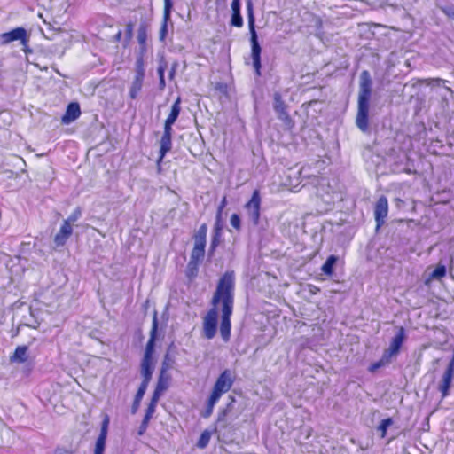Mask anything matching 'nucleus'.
Here are the masks:
<instances>
[{"instance_id": "f257e3e1", "label": "nucleus", "mask_w": 454, "mask_h": 454, "mask_svg": "<svg viewBox=\"0 0 454 454\" xmlns=\"http://www.w3.org/2000/svg\"><path fill=\"white\" fill-rule=\"evenodd\" d=\"M235 276L233 271H226L219 278L211 299V308L202 320L203 336L212 340L217 332L218 316L221 313L220 334L223 341L231 338V317L234 309Z\"/></svg>"}, {"instance_id": "f03ea898", "label": "nucleus", "mask_w": 454, "mask_h": 454, "mask_svg": "<svg viewBox=\"0 0 454 454\" xmlns=\"http://www.w3.org/2000/svg\"><path fill=\"white\" fill-rule=\"evenodd\" d=\"M372 81L369 72L364 70L361 74L360 90L358 96V111L356 125L362 131H367L369 127V101L371 97Z\"/></svg>"}, {"instance_id": "7ed1b4c3", "label": "nucleus", "mask_w": 454, "mask_h": 454, "mask_svg": "<svg viewBox=\"0 0 454 454\" xmlns=\"http://www.w3.org/2000/svg\"><path fill=\"white\" fill-rule=\"evenodd\" d=\"M234 381L235 375L231 370L225 369L220 373L207 401L206 408L201 412L203 418L207 419L212 415L215 405L220 400L221 396L231 388Z\"/></svg>"}, {"instance_id": "20e7f679", "label": "nucleus", "mask_w": 454, "mask_h": 454, "mask_svg": "<svg viewBox=\"0 0 454 454\" xmlns=\"http://www.w3.org/2000/svg\"><path fill=\"white\" fill-rule=\"evenodd\" d=\"M181 98L178 97L171 106L170 113L164 121L163 134L160 141L159 157L157 160V166L160 168L161 162L166 154L170 152L172 148V126L176 121L181 112Z\"/></svg>"}, {"instance_id": "39448f33", "label": "nucleus", "mask_w": 454, "mask_h": 454, "mask_svg": "<svg viewBox=\"0 0 454 454\" xmlns=\"http://www.w3.org/2000/svg\"><path fill=\"white\" fill-rule=\"evenodd\" d=\"M248 12V26L250 31V43H251V58L253 60V67L257 76H261L262 62L261 53L262 48L258 41L257 34L254 28V17L253 12V6L251 1L247 3Z\"/></svg>"}, {"instance_id": "423d86ee", "label": "nucleus", "mask_w": 454, "mask_h": 454, "mask_svg": "<svg viewBox=\"0 0 454 454\" xmlns=\"http://www.w3.org/2000/svg\"><path fill=\"white\" fill-rule=\"evenodd\" d=\"M227 204H228L227 197L224 195L222 198V200L217 207V210H216L215 223L214 225V233H213L211 244H210V253L211 254L214 253L215 248L220 244L222 231H223V210L226 207Z\"/></svg>"}, {"instance_id": "0eeeda50", "label": "nucleus", "mask_w": 454, "mask_h": 454, "mask_svg": "<svg viewBox=\"0 0 454 454\" xmlns=\"http://www.w3.org/2000/svg\"><path fill=\"white\" fill-rule=\"evenodd\" d=\"M261 194L260 191L258 189H255L250 200L246 202L244 207L247 213V215L253 224L254 226H257L260 223V217H261Z\"/></svg>"}, {"instance_id": "6e6552de", "label": "nucleus", "mask_w": 454, "mask_h": 454, "mask_svg": "<svg viewBox=\"0 0 454 454\" xmlns=\"http://www.w3.org/2000/svg\"><path fill=\"white\" fill-rule=\"evenodd\" d=\"M273 108L278 114V119L281 120L289 129H291L294 127V122L288 114L287 105L282 98L279 92H275L273 95Z\"/></svg>"}, {"instance_id": "1a4fd4ad", "label": "nucleus", "mask_w": 454, "mask_h": 454, "mask_svg": "<svg viewBox=\"0 0 454 454\" xmlns=\"http://www.w3.org/2000/svg\"><path fill=\"white\" fill-rule=\"evenodd\" d=\"M145 79V60H136V75L131 83L129 96L131 99H136L140 93Z\"/></svg>"}, {"instance_id": "9d476101", "label": "nucleus", "mask_w": 454, "mask_h": 454, "mask_svg": "<svg viewBox=\"0 0 454 454\" xmlns=\"http://www.w3.org/2000/svg\"><path fill=\"white\" fill-rule=\"evenodd\" d=\"M406 339L405 329L400 326L396 334L392 338L389 347L384 351V357L390 359L399 354L402 346Z\"/></svg>"}, {"instance_id": "9b49d317", "label": "nucleus", "mask_w": 454, "mask_h": 454, "mask_svg": "<svg viewBox=\"0 0 454 454\" xmlns=\"http://www.w3.org/2000/svg\"><path fill=\"white\" fill-rule=\"evenodd\" d=\"M18 40H20L23 44L27 43V35L24 27H19L13 28L11 31L3 33L0 35V43L2 45H5Z\"/></svg>"}, {"instance_id": "f8f14e48", "label": "nucleus", "mask_w": 454, "mask_h": 454, "mask_svg": "<svg viewBox=\"0 0 454 454\" xmlns=\"http://www.w3.org/2000/svg\"><path fill=\"white\" fill-rule=\"evenodd\" d=\"M388 214V201L385 196H380L374 207V217L376 221V229H380L384 223Z\"/></svg>"}, {"instance_id": "ddd939ff", "label": "nucleus", "mask_w": 454, "mask_h": 454, "mask_svg": "<svg viewBox=\"0 0 454 454\" xmlns=\"http://www.w3.org/2000/svg\"><path fill=\"white\" fill-rule=\"evenodd\" d=\"M158 325V313L157 311H154L153 316L152 328L150 331V338L146 343L143 358L153 360V353L154 350V343L156 340Z\"/></svg>"}, {"instance_id": "4468645a", "label": "nucleus", "mask_w": 454, "mask_h": 454, "mask_svg": "<svg viewBox=\"0 0 454 454\" xmlns=\"http://www.w3.org/2000/svg\"><path fill=\"white\" fill-rule=\"evenodd\" d=\"M147 33L148 24L144 21L141 22L137 30V43L139 44V53L137 59L145 60V56L147 52Z\"/></svg>"}, {"instance_id": "2eb2a0df", "label": "nucleus", "mask_w": 454, "mask_h": 454, "mask_svg": "<svg viewBox=\"0 0 454 454\" xmlns=\"http://www.w3.org/2000/svg\"><path fill=\"white\" fill-rule=\"evenodd\" d=\"M108 426H109V417L107 415L105 416L102 423L99 435L97 438L96 445L94 449V454H103L106 448V442L108 433Z\"/></svg>"}, {"instance_id": "dca6fc26", "label": "nucleus", "mask_w": 454, "mask_h": 454, "mask_svg": "<svg viewBox=\"0 0 454 454\" xmlns=\"http://www.w3.org/2000/svg\"><path fill=\"white\" fill-rule=\"evenodd\" d=\"M81 115L80 105L77 102H71L67 105L65 114L61 117L63 124H69L78 119Z\"/></svg>"}, {"instance_id": "f3484780", "label": "nucleus", "mask_w": 454, "mask_h": 454, "mask_svg": "<svg viewBox=\"0 0 454 454\" xmlns=\"http://www.w3.org/2000/svg\"><path fill=\"white\" fill-rule=\"evenodd\" d=\"M73 233V227L67 222H63L59 232L54 237V243L57 247H63Z\"/></svg>"}, {"instance_id": "a211bd4d", "label": "nucleus", "mask_w": 454, "mask_h": 454, "mask_svg": "<svg viewBox=\"0 0 454 454\" xmlns=\"http://www.w3.org/2000/svg\"><path fill=\"white\" fill-rule=\"evenodd\" d=\"M153 360L143 358L141 361V374L143 380L141 383L148 385L153 375Z\"/></svg>"}, {"instance_id": "6ab92c4d", "label": "nucleus", "mask_w": 454, "mask_h": 454, "mask_svg": "<svg viewBox=\"0 0 454 454\" xmlns=\"http://www.w3.org/2000/svg\"><path fill=\"white\" fill-rule=\"evenodd\" d=\"M168 366L166 364L163 367H161L160 373L157 381V385L155 387V389L164 392L168 387V381H169V376L167 374L168 372Z\"/></svg>"}, {"instance_id": "aec40b11", "label": "nucleus", "mask_w": 454, "mask_h": 454, "mask_svg": "<svg viewBox=\"0 0 454 454\" xmlns=\"http://www.w3.org/2000/svg\"><path fill=\"white\" fill-rule=\"evenodd\" d=\"M147 387H148V385H146V384H144V383L140 384V386L136 393V395L134 397L133 403L131 406V413L132 414L137 413V411H138L141 400L143 399V396L146 391Z\"/></svg>"}, {"instance_id": "412c9836", "label": "nucleus", "mask_w": 454, "mask_h": 454, "mask_svg": "<svg viewBox=\"0 0 454 454\" xmlns=\"http://www.w3.org/2000/svg\"><path fill=\"white\" fill-rule=\"evenodd\" d=\"M173 8V0H164V23L160 29V39L163 40L166 35L167 20L170 17V13Z\"/></svg>"}, {"instance_id": "4be33fe9", "label": "nucleus", "mask_w": 454, "mask_h": 454, "mask_svg": "<svg viewBox=\"0 0 454 454\" xmlns=\"http://www.w3.org/2000/svg\"><path fill=\"white\" fill-rule=\"evenodd\" d=\"M206 245L194 243L190 261L201 262L205 256Z\"/></svg>"}, {"instance_id": "5701e85b", "label": "nucleus", "mask_w": 454, "mask_h": 454, "mask_svg": "<svg viewBox=\"0 0 454 454\" xmlns=\"http://www.w3.org/2000/svg\"><path fill=\"white\" fill-rule=\"evenodd\" d=\"M200 264V262L189 261L185 270V276L190 282H192L197 278Z\"/></svg>"}, {"instance_id": "b1692460", "label": "nucleus", "mask_w": 454, "mask_h": 454, "mask_svg": "<svg viewBox=\"0 0 454 454\" xmlns=\"http://www.w3.org/2000/svg\"><path fill=\"white\" fill-rule=\"evenodd\" d=\"M27 346H18L10 359L12 362L24 363L27 360Z\"/></svg>"}, {"instance_id": "393cba45", "label": "nucleus", "mask_w": 454, "mask_h": 454, "mask_svg": "<svg viewBox=\"0 0 454 454\" xmlns=\"http://www.w3.org/2000/svg\"><path fill=\"white\" fill-rule=\"evenodd\" d=\"M207 226L202 223L193 235L194 243L206 245L207 243Z\"/></svg>"}, {"instance_id": "a878e982", "label": "nucleus", "mask_w": 454, "mask_h": 454, "mask_svg": "<svg viewBox=\"0 0 454 454\" xmlns=\"http://www.w3.org/2000/svg\"><path fill=\"white\" fill-rule=\"evenodd\" d=\"M337 260L338 258L335 255H330L322 265V271L327 276H332L333 273V265L336 263Z\"/></svg>"}, {"instance_id": "bb28decb", "label": "nucleus", "mask_w": 454, "mask_h": 454, "mask_svg": "<svg viewBox=\"0 0 454 454\" xmlns=\"http://www.w3.org/2000/svg\"><path fill=\"white\" fill-rule=\"evenodd\" d=\"M446 275V267L442 264H439L436 268L431 272L427 283L431 281L432 279H441Z\"/></svg>"}, {"instance_id": "cd10ccee", "label": "nucleus", "mask_w": 454, "mask_h": 454, "mask_svg": "<svg viewBox=\"0 0 454 454\" xmlns=\"http://www.w3.org/2000/svg\"><path fill=\"white\" fill-rule=\"evenodd\" d=\"M210 438H211V433L207 430L203 431L198 440L197 446L200 449L206 448L210 441Z\"/></svg>"}, {"instance_id": "c85d7f7f", "label": "nucleus", "mask_w": 454, "mask_h": 454, "mask_svg": "<svg viewBox=\"0 0 454 454\" xmlns=\"http://www.w3.org/2000/svg\"><path fill=\"white\" fill-rule=\"evenodd\" d=\"M393 424V419L391 418H387L381 420L378 427V430L380 432L381 438L386 437L387 431L389 426Z\"/></svg>"}, {"instance_id": "c756f323", "label": "nucleus", "mask_w": 454, "mask_h": 454, "mask_svg": "<svg viewBox=\"0 0 454 454\" xmlns=\"http://www.w3.org/2000/svg\"><path fill=\"white\" fill-rule=\"evenodd\" d=\"M389 362H390V359H386L384 357V354H383L382 357L379 361L372 363L370 364L368 370L370 372H375L379 368H380L381 366L385 365L386 364H387Z\"/></svg>"}, {"instance_id": "7c9ffc66", "label": "nucleus", "mask_w": 454, "mask_h": 454, "mask_svg": "<svg viewBox=\"0 0 454 454\" xmlns=\"http://www.w3.org/2000/svg\"><path fill=\"white\" fill-rule=\"evenodd\" d=\"M231 24L236 27H241L243 26V19L240 12L232 13Z\"/></svg>"}, {"instance_id": "2f4dec72", "label": "nucleus", "mask_w": 454, "mask_h": 454, "mask_svg": "<svg viewBox=\"0 0 454 454\" xmlns=\"http://www.w3.org/2000/svg\"><path fill=\"white\" fill-rule=\"evenodd\" d=\"M231 403H228L225 408L222 409L218 412V416H217L218 423L225 422L226 417H227L229 411H231Z\"/></svg>"}, {"instance_id": "473e14b6", "label": "nucleus", "mask_w": 454, "mask_h": 454, "mask_svg": "<svg viewBox=\"0 0 454 454\" xmlns=\"http://www.w3.org/2000/svg\"><path fill=\"white\" fill-rule=\"evenodd\" d=\"M82 215V210L80 207H77L74 210V212L68 216L67 219L64 220V222H67L68 224H71L75 223Z\"/></svg>"}, {"instance_id": "72a5a7b5", "label": "nucleus", "mask_w": 454, "mask_h": 454, "mask_svg": "<svg viewBox=\"0 0 454 454\" xmlns=\"http://www.w3.org/2000/svg\"><path fill=\"white\" fill-rule=\"evenodd\" d=\"M231 225L237 231L241 229V221L238 214H232L230 218Z\"/></svg>"}, {"instance_id": "f704fd0d", "label": "nucleus", "mask_w": 454, "mask_h": 454, "mask_svg": "<svg viewBox=\"0 0 454 454\" xmlns=\"http://www.w3.org/2000/svg\"><path fill=\"white\" fill-rule=\"evenodd\" d=\"M133 29H134V24L133 22L129 21L126 24L125 27V37L128 42H129L133 37Z\"/></svg>"}, {"instance_id": "c9c22d12", "label": "nucleus", "mask_w": 454, "mask_h": 454, "mask_svg": "<svg viewBox=\"0 0 454 454\" xmlns=\"http://www.w3.org/2000/svg\"><path fill=\"white\" fill-rule=\"evenodd\" d=\"M149 422H150V419L145 418V417L143 418V420L140 424L139 430H138L139 435L144 434V433L146 431Z\"/></svg>"}, {"instance_id": "e433bc0d", "label": "nucleus", "mask_w": 454, "mask_h": 454, "mask_svg": "<svg viewBox=\"0 0 454 454\" xmlns=\"http://www.w3.org/2000/svg\"><path fill=\"white\" fill-rule=\"evenodd\" d=\"M155 410H156V405L149 403L148 405H147V408L145 410V414L144 417L148 418V419H151L153 415L155 412Z\"/></svg>"}, {"instance_id": "4c0bfd02", "label": "nucleus", "mask_w": 454, "mask_h": 454, "mask_svg": "<svg viewBox=\"0 0 454 454\" xmlns=\"http://www.w3.org/2000/svg\"><path fill=\"white\" fill-rule=\"evenodd\" d=\"M161 395H162V392H160V391H159L157 389H154L149 403H153V404L157 406L159 399H160Z\"/></svg>"}, {"instance_id": "58836bf2", "label": "nucleus", "mask_w": 454, "mask_h": 454, "mask_svg": "<svg viewBox=\"0 0 454 454\" xmlns=\"http://www.w3.org/2000/svg\"><path fill=\"white\" fill-rule=\"evenodd\" d=\"M174 363V360L172 359V357L169 356V354H166L165 356H164V360H163V363H162V367L165 365V364L168 366V371L171 368L172 366V364Z\"/></svg>"}, {"instance_id": "ea45409f", "label": "nucleus", "mask_w": 454, "mask_h": 454, "mask_svg": "<svg viewBox=\"0 0 454 454\" xmlns=\"http://www.w3.org/2000/svg\"><path fill=\"white\" fill-rule=\"evenodd\" d=\"M231 10L233 12H240V2L239 0H232L231 2Z\"/></svg>"}, {"instance_id": "a19ab883", "label": "nucleus", "mask_w": 454, "mask_h": 454, "mask_svg": "<svg viewBox=\"0 0 454 454\" xmlns=\"http://www.w3.org/2000/svg\"><path fill=\"white\" fill-rule=\"evenodd\" d=\"M158 74H159L160 85L161 86H165L164 67H159V68H158Z\"/></svg>"}, {"instance_id": "79ce46f5", "label": "nucleus", "mask_w": 454, "mask_h": 454, "mask_svg": "<svg viewBox=\"0 0 454 454\" xmlns=\"http://www.w3.org/2000/svg\"><path fill=\"white\" fill-rule=\"evenodd\" d=\"M122 32L119 30L114 36V42H120L121 39Z\"/></svg>"}, {"instance_id": "37998d69", "label": "nucleus", "mask_w": 454, "mask_h": 454, "mask_svg": "<svg viewBox=\"0 0 454 454\" xmlns=\"http://www.w3.org/2000/svg\"><path fill=\"white\" fill-rule=\"evenodd\" d=\"M319 291H320V289H319L317 286H313V285H310V286H309V292H310L311 294H317V292H319Z\"/></svg>"}, {"instance_id": "c03bdc74", "label": "nucleus", "mask_w": 454, "mask_h": 454, "mask_svg": "<svg viewBox=\"0 0 454 454\" xmlns=\"http://www.w3.org/2000/svg\"><path fill=\"white\" fill-rule=\"evenodd\" d=\"M443 12L450 18H453L454 19V11L453 12H450V11H446L444 10Z\"/></svg>"}, {"instance_id": "a18cd8bd", "label": "nucleus", "mask_w": 454, "mask_h": 454, "mask_svg": "<svg viewBox=\"0 0 454 454\" xmlns=\"http://www.w3.org/2000/svg\"><path fill=\"white\" fill-rule=\"evenodd\" d=\"M434 81H435V82H436V83L439 85L442 80H441V79H439V78H437V79H434Z\"/></svg>"}]
</instances>
